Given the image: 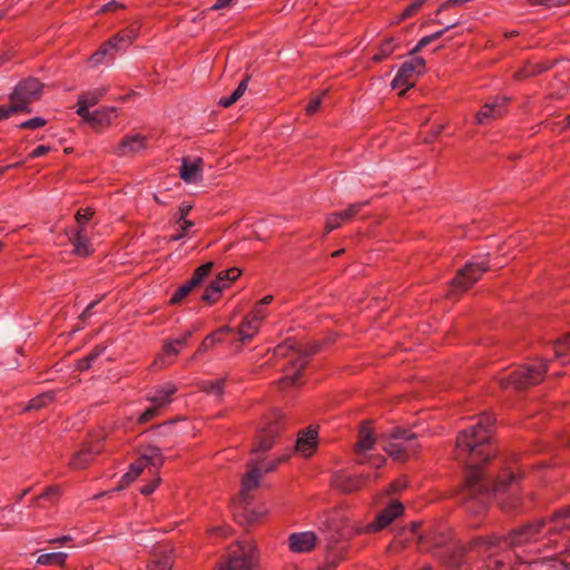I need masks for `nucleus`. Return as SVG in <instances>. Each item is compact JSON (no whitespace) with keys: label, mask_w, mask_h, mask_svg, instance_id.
<instances>
[{"label":"nucleus","mask_w":570,"mask_h":570,"mask_svg":"<svg viewBox=\"0 0 570 570\" xmlns=\"http://www.w3.org/2000/svg\"><path fill=\"white\" fill-rule=\"evenodd\" d=\"M495 419L490 413H482L470 428L456 438V459L466 462L464 505L471 513L483 511L492 498L508 494L509 501H501L503 508H514L518 502L519 474L504 472L493 484L485 479L480 463L488 462L495 449L491 443V431Z\"/></svg>","instance_id":"f257e3e1"},{"label":"nucleus","mask_w":570,"mask_h":570,"mask_svg":"<svg viewBox=\"0 0 570 570\" xmlns=\"http://www.w3.org/2000/svg\"><path fill=\"white\" fill-rule=\"evenodd\" d=\"M283 428V414L279 411H274L258 430L256 442L252 450L255 458H253L249 463L252 465H258L262 474L274 471L278 464L285 462L289 458V453H285L273 460H267L266 458L259 459L258 456V453L266 452L274 445L275 440Z\"/></svg>","instance_id":"f03ea898"},{"label":"nucleus","mask_w":570,"mask_h":570,"mask_svg":"<svg viewBox=\"0 0 570 570\" xmlns=\"http://www.w3.org/2000/svg\"><path fill=\"white\" fill-rule=\"evenodd\" d=\"M317 347H312L308 352L302 350L297 346V344L291 340L285 341L283 344H279L275 351L274 355L276 357H286L288 358L287 364L288 367L286 370V374L282 379V384L284 386L296 385L298 382V376L303 368L306 366L308 362V356L316 353Z\"/></svg>","instance_id":"7ed1b4c3"},{"label":"nucleus","mask_w":570,"mask_h":570,"mask_svg":"<svg viewBox=\"0 0 570 570\" xmlns=\"http://www.w3.org/2000/svg\"><path fill=\"white\" fill-rule=\"evenodd\" d=\"M248 471L242 480L239 497L236 502L237 513H242L248 522H256L267 514L265 507L253 508L250 502V492L259 485L262 478L261 468L258 465L248 464Z\"/></svg>","instance_id":"20e7f679"},{"label":"nucleus","mask_w":570,"mask_h":570,"mask_svg":"<svg viewBox=\"0 0 570 570\" xmlns=\"http://www.w3.org/2000/svg\"><path fill=\"white\" fill-rule=\"evenodd\" d=\"M383 450L394 460L404 461L414 454L417 448L416 435L411 431L394 429L381 439Z\"/></svg>","instance_id":"39448f33"},{"label":"nucleus","mask_w":570,"mask_h":570,"mask_svg":"<svg viewBox=\"0 0 570 570\" xmlns=\"http://www.w3.org/2000/svg\"><path fill=\"white\" fill-rule=\"evenodd\" d=\"M547 371L548 368L546 362L539 361L532 365L514 368L505 376L500 377L499 383L503 389L512 387L515 390H521L540 383Z\"/></svg>","instance_id":"423d86ee"},{"label":"nucleus","mask_w":570,"mask_h":570,"mask_svg":"<svg viewBox=\"0 0 570 570\" xmlns=\"http://www.w3.org/2000/svg\"><path fill=\"white\" fill-rule=\"evenodd\" d=\"M217 570H257V553L249 540L235 542L228 550V557Z\"/></svg>","instance_id":"0eeeda50"},{"label":"nucleus","mask_w":570,"mask_h":570,"mask_svg":"<svg viewBox=\"0 0 570 570\" xmlns=\"http://www.w3.org/2000/svg\"><path fill=\"white\" fill-rule=\"evenodd\" d=\"M164 463V456L158 446L147 445L139 450L138 459L132 462L121 478V485L117 490L122 489L134 482L145 469L158 470Z\"/></svg>","instance_id":"6e6552de"},{"label":"nucleus","mask_w":570,"mask_h":570,"mask_svg":"<svg viewBox=\"0 0 570 570\" xmlns=\"http://www.w3.org/2000/svg\"><path fill=\"white\" fill-rule=\"evenodd\" d=\"M177 392V386L173 382H166L154 387L146 396L151 403L138 417L139 423H146L156 417L160 410L173 401V395Z\"/></svg>","instance_id":"1a4fd4ad"},{"label":"nucleus","mask_w":570,"mask_h":570,"mask_svg":"<svg viewBox=\"0 0 570 570\" xmlns=\"http://www.w3.org/2000/svg\"><path fill=\"white\" fill-rule=\"evenodd\" d=\"M424 71L425 60L422 57H413L401 65L392 81V87L394 89H402L401 94H404L414 86L415 79L423 75Z\"/></svg>","instance_id":"9d476101"},{"label":"nucleus","mask_w":570,"mask_h":570,"mask_svg":"<svg viewBox=\"0 0 570 570\" xmlns=\"http://www.w3.org/2000/svg\"><path fill=\"white\" fill-rule=\"evenodd\" d=\"M488 268L489 262L487 257H474L473 261L468 262L465 266L458 272L456 277L452 281L453 289L459 292L466 291L485 271H488Z\"/></svg>","instance_id":"9b49d317"},{"label":"nucleus","mask_w":570,"mask_h":570,"mask_svg":"<svg viewBox=\"0 0 570 570\" xmlns=\"http://www.w3.org/2000/svg\"><path fill=\"white\" fill-rule=\"evenodd\" d=\"M42 85L38 79L29 78L20 81L10 95V101L21 105L20 112H30L29 104L37 100L41 95Z\"/></svg>","instance_id":"f8f14e48"},{"label":"nucleus","mask_w":570,"mask_h":570,"mask_svg":"<svg viewBox=\"0 0 570 570\" xmlns=\"http://www.w3.org/2000/svg\"><path fill=\"white\" fill-rule=\"evenodd\" d=\"M240 271L238 268H229L220 272L217 277L206 287L202 301L207 304H214L218 301L224 288L230 285L233 281L238 278Z\"/></svg>","instance_id":"ddd939ff"},{"label":"nucleus","mask_w":570,"mask_h":570,"mask_svg":"<svg viewBox=\"0 0 570 570\" xmlns=\"http://www.w3.org/2000/svg\"><path fill=\"white\" fill-rule=\"evenodd\" d=\"M69 242L72 244V253L79 257H87L94 252L89 238L88 226L71 227L66 230Z\"/></svg>","instance_id":"4468645a"},{"label":"nucleus","mask_w":570,"mask_h":570,"mask_svg":"<svg viewBox=\"0 0 570 570\" xmlns=\"http://www.w3.org/2000/svg\"><path fill=\"white\" fill-rule=\"evenodd\" d=\"M403 511L404 507L400 501H391L385 509H383L376 514L374 521L366 525V531L374 532L386 528L397 517H400L403 513Z\"/></svg>","instance_id":"2eb2a0df"},{"label":"nucleus","mask_w":570,"mask_h":570,"mask_svg":"<svg viewBox=\"0 0 570 570\" xmlns=\"http://www.w3.org/2000/svg\"><path fill=\"white\" fill-rule=\"evenodd\" d=\"M146 147L147 140L141 134L126 135L114 148V153L119 157H128L140 153Z\"/></svg>","instance_id":"dca6fc26"},{"label":"nucleus","mask_w":570,"mask_h":570,"mask_svg":"<svg viewBox=\"0 0 570 570\" xmlns=\"http://www.w3.org/2000/svg\"><path fill=\"white\" fill-rule=\"evenodd\" d=\"M317 541L318 538L313 531L294 532L287 539L288 549L293 553H307L315 548Z\"/></svg>","instance_id":"f3484780"},{"label":"nucleus","mask_w":570,"mask_h":570,"mask_svg":"<svg viewBox=\"0 0 570 570\" xmlns=\"http://www.w3.org/2000/svg\"><path fill=\"white\" fill-rule=\"evenodd\" d=\"M508 104L505 97H495L484 104L482 109L475 116V122L479 125H485L493 119L499 118L503 112Z\"/></svg>","instance_id":"a211bd4d"},{"label":"nucleus","mask_w":570,"mask_h":570,"mask_svg":"<svg viewBox=\"0 0 570 570\" xmlns=\"http://www.w3.org/2000/svg\"><path fill=\"white\" fill-rule=\"evenodd\" d=\"M546 525V522L539 521L533 524H528L518 530H513L507 538L505 541L510 546H521L530 541H535L541 529Z\"/></svg>","instance_id":"6ab92c4d"},{"label":"nucleus","mask_w":570,"mask_h":570,"mask_svg":"<svg viewBox=\"0 0 570 570\" xmlns=\"http://www.w3.org/2000/svg\"><path fill=\"white\" fill-rule=\"evenodd\" d=\"M204 161L202 158H183L179 168L180 178L186 184H197L203 179Z\"/></svg>","instance_id":"aec40b11"},{"label":"nucleus","mask_w":570,"mask_h":570,"mask_svg":"<svg viewBox=\"0 0 570 570\" xmlns=\"http://www.w3.org/2000/svg\"><path fill=\"white\" fill-rule=\"evenodd\" d=\"M124 51V46L119 45L112 38L104 42L98 50L89 57L91 67H98L105 62L111 61L115 55Z\"/></svg>","instance_id":"412c9836"},{"label":"nucleus","mask_w":570,"mask_h":570,"mask_svg":"<svg viewBox=\"0 0 570 570\" xmlns=\"http://www.w3.org/2000/svg\"><path fill=\"white\" fill-rule=\"evenodd\" d=\"M108 87L101 86L83 92L79 96L77 115L81 118L89 117V108L98 104V101L107 94Z\"/></svg>","instance_id":"4be33fe9"},{"label":"nucleus","mask_w":570,"mask_h":570,"mask_svg":"<svg viewBox=\"0 0 570 570\" xmlns=\"http://www.w3.org/2000/svg\"><path fill=\"white\" fill-rule=\"evenodd\" d=\"M364 483V475H354L347 472H337L333 476V484L344 492H353L360 489Z\"/></svg>","instance_id":"5701e85b"},{"label":"nucleus","mask_w":570,"mask_h":570,"mask_svg":"<svg viewBox=\"0 0 570 570\" xmlns=\"http://www.w3.org/2000/svg\"><path fill=\"white\" fill-rule=\"evenodd\" d=\"M377 441L374 435V431L368 422H365L361 425L357 436V442L355 444V452L358 458L365 455L367 451H370L375 442Z\"/></svg>","instance_id":"b1692460"},{"label":"nucleus","mask_w":570,"mask_h":570,"mask_svg":"<svg viewBox=\"0 0 570 570\" xmlns=\"http://www.w3.org/2000/svg\"><path fill=\"white\" fill-rule=\"evenodd\" d=\"M317 444V432L308 429L298 434L296 440V451L304 456H309L314 452Z\"/></svg>","instance_id":"393cba45"},{"label":"nucleus","mask_w":570,"mask_h":570,"mask_svg":"<svg viewBox=\"0 0 570 570\" xmlns=\"http://www.w3.org/2000/svg\"><path fill=\"white\" fill-rule=\"evenodd\" d=\"M118 112L115 107H104L101 109L95 110L94 112H89L88 118H83L87 122L94 126H108L111 121L117 118Z\"/></svg>","instance_id":"a878e982"},{"label":"nucleus","mask_w":570,"mask_h":570,"mask_svg":"<svg viewBox=\"0 0 570 570\" xmlns=\"http://www.w3.org/2000/svg\"><path fill=\"white\" fill-rule=\"evenodd\" d=\"M261 325L259 322L247 315L237 331L238 341L242 344L249 342L258 333Z\"/></svg>","instance_id":"bb28decb"},{"label":"nucleus","mask_w":570,"mask_h":570,"mask_svg":"<svg viewBox=\"0 0 570 570\" xmlns=\"http://www.w3.org/2000/svg\"><path fill=\"white\" fill-rule=\"evenodd\" d=\"M99 452H100L99 445H95L90 449H83V450L77 452L72 456V459L70 461V465L73 469H82L90 462V460L94 458V455Z\"/></svg>","instance_id":"cd10ccee"},{"label":"nucleus","mask_w":570,"mask_h":570,"mask_svg":"<svg viewBox=\"0 0 570 570\" xmlns=\"http://www.w3.org/2000/svg\"><path fill=\"white\" fill-rule=\"evenodd\" d=\"M138 24H131L112 37L117 43L124 46V51L134 42L138 36Z\"/></svg>","instance_id":"c85d7f7f"},{"label":"nucleus","mask_w":570,"mask_h":570,"mask_svg":"<svg viewBox=\"0 0 570 570\" xmlns=\"http://www.w3.org/2000/svg\"><path fill=\"white\" fill-rule=\"evenodd\" d=\"M460 22L459 21H454L448 26H445L443 29L439 30V31H435L434 33L432 35H429V36H424L422 37L419 42L415 45V47L411 50V53H414V52H417L419 50H421L422 48L426 47L428 45H430L431 42L438 40L439 38H441L449 29L458 26Z\"/></svg>","instance_id":"c756f323"},{"label":"nucleus","mask_w":570,"mask_h":570,"mask_svg":"<svg viewBox=\"0 0 570 570\" xmlns=\"http://www.w3.org/2000/svg\"><path fill=\"white\" fill-rule=\"evenodd\" d=\"M67 559L66 552H48L37 558V564L40 566H62Z\"/></svg>","instance_id":"7c9ffc66"},{"label":"nucleus","mask_w":570,"mask_h":570,"mask_svg":"<svg viewBox=\"0 0 570 570\" xmlns=\"http://www.w3.org/2000/svg\"><path fill=\"white\" fill-rule=\"evenodd\" d=\"M191 210V205L188 203H183L177 213L176 218V228L177 229H191L194 227V222L187 219L189 212Z\"/></svg>","instance_id":"2f4dec72"},{"label":"nucleus","mask_w":570,"mask_h":570,"mask_svg":"<svg viewBox=\"0 0 570 570\" xmlns=\"http://www.w3.org/2000/svg\"><path fill=\"white\" fill-rule=\"evenodd\" d=\"M570 527V510L559 511L550 521L549 531H561Z\"/></svg>","instance_id":"473e14b6"},{"label":"nucleus","mask_w":570,"mask_h":570,"mask_svg":"<svg viewBox=\"0 0 570 570\" xmlns=\"http://www.w3.org/2000/svg\"><path fill=\"white\" fill-rule=\"evenodd\" d=\"M248 86V79L242 80L237 88L232 92L228 97H222L219 99V105L223 107H230L233 104H235L246 91Z\"/></svg>","instance_id":"72a5a7b5"},{"label":"nucleus","mask_w":570,"mask_h":570,"mask_svg":"<svg viewBox=\"0 0 570 570\" xmlns=\"http://www.w3.org/2000/svg\"><path fill=\"white\" fill-rule=\"evenodd\" d=\"M550 67L548 65L542 63H529L524 66L522 69L515 72L517 79H523L531 76H535L538 73H541L542 71L549 69Z\"/></svg>","instance_id":"f704fd0d"},{"label":"nucleus","mask_w":570,"mask_h":570,"mask_svg":"<svg viewBox=\"0 0 570 570\" xmlns=\"http://www.w3.org/2000/svg\"><path fill=\"white\" fill-rule=\"evenodd\" d=\"M213 268V263L208 262L206 264L200 265L197 267L189 279L191 284H194L195 287L200 285L204 279L209 275L210 271Z\"/></svg>","instance_id":"c9c22d12"},{"label":"nucleus","mask_w":570,"mask_h":570,"mask_svg":"<svg viewBox=\"0 0 570 570\" xmlns=\"http://www.w3.org/2000/svg\"><path fill=\"white\" fill-rule=\"evenodd\" d=\"M396 48V43L393 38L386 39L379 48V51L373 56L374 61H381L389 57Z\"/></svg>","instance_id":"e433bc0d"},{"label":"nucleus","mask_w":570,"mask_h":570,"mask_svg":"<svg viewBox=\"0 0 570 570\" xmlns=\"http://www.w3.org/2000/svg\"><path fill=\"white\" fill-rule=\"evenodd\" d=\"M224 380L206 381L202 385V390L207 394L220 397L224 391Z\"/></svg>","instance_id":"4c0bfd02"},{"label":"nucleus","mask_w":570,"mask_h":570,"mask_svg":"<svg viewBox=\"0 0 570 570\" xmlns=\"http://www.w3.org/2000/svg\"><path fill=\"white\" fill-rule=\"evenodd\" d=\"M53 400V393L52 392H46L42 393L35 399L30 400L28 406L26 410H38L43 407L45 405L49 404Z\"/></svg>","instance_id":"58836bf2"},{"label":"nucleus","mask_w":570,"mask_h":570,"mask_svg":"<svg viewBox=\"0 0 570 570\" xmlns=\"http://www.w3.org/2000/svg\"><path fill=\"white\" fill-rule=\"evenodd\" d=\"M195 288L194 284L188 279L181 286H179L170 298V303L177 304L181 302L193 289Z\"/></svg>","instance_id":"ea45409f"},{"label":"nucleus","mask_w":570,"mask_h":570,"mask_svg":"<svg viewBox=\"0 0 570 570\" xmlns=\"http://www.w3.org/2000/svg\"><path fill=\"white\" fill-rule=\"evenodd\" d=\"M344 222L346 220L343 218L341 212L328 215L325 220L326 234L340 227Z\"/></svg>","instance_id":"a19ab883"},{"label":"nucleus","mask_w":570,"mask_h":570,"mask_svg":"<svg viewBox=\"0 0 570 570\" xmlns=\"http://www.w3.org/2000/svg\"><path fill=\"white\" fill-rule=\"evenodd\" d=\"M553 350H554L556 357L560 358L561 362L564 363L566 361L562 360V357L564 355V351L570 352V335H568L567 337H564L562 340H558L553 346Z\"/></svg>","instance_id":"79ce46f5"},{"label":"nucleus","mask_w":570,"mask_h":570,"mask_svg":"<svg viewBox=\"0 0 570 570\" xmlns=\"http://www.w3.org/2000/svg\"><path fill=\"white\" fill-rule=\"evenodd\" d=\"M171 560L169 556H163L159 559L153 560L148 564V570H170Z\"/></svg>","instance_id":"37998d69"},{"label":"nucleus","mask_w":570,"mask_h":570,"mask_svg":"<svg viewBox=\"0 0 570 570\" xmlns=\"http://www.w3.org/2000/svg\"><path fill=\"white\" fill-rule=\"evenodd\" d=\"M183 348L175 340L166 343L163 350L161 362L165 363L166 357H173L177 355Z\"/></svg>","instance_id":"c03bdc74"},{"label":"nucleus","mask_w":570,"mask_h":570,"mask_svg":"<svg viewBox=\"0 0 570 570\" xmlns=\"http://www.w3.org/2000/svg\"><path fill=\"white\" fill-rule=\"evenodd\" d=\"M410 1L411 2L409 3V6L401 13V18H400L401 20H404V19L410 18L413 14H415L426 0H410Z\"/></svg>","instance_id":"a18cd8bd"},{"label":"nucleus","mask_w":570,"mask_h":570,"mask_svg":"<svg viewBox=\"0 0 570 570\" xmlns=\"http://www.w3.org/2000/svg\"><path fill=\"white\" fill-rule=\"evenodd\" d=\"M358 462L361 464H368L370 466L379 469L385 463V458L381 455L373 458L365 453V455L358 458Z\"/></svg>","instance_id":"49530a36"},{"label":"nucleus","mask_w":570,"mask_h":570,"mask_svg":"<svg viewBox=\"0 0 570 570\" xmlns=\"http://www.w3.org/2000/svg\"><path fill=\"white\" fill-rule=\"evenodd\" d=\"M47 121L41 117H35L29 120L22 121L18 125L21 129H38L43 127Z\"/></svg>","instance_id":"de8ad7c7"},{"label":"nucleus","mask_w":570,"mask_h":570,"mask_svg":"<svg viewBox=\"0 0 570 570\" xmlns=\"http://www.w3.org/2000/svg\"><path fill=\"white\" fill-rule=\"evenodd\" d=\"M94 212L91 208L80 209L76 214L77 227L87 226V223L92 217Z\"/></svg>","instance_id":"09e8293b"},{"label":"nucleus","mask_w":570,"mask_h":570,"mask_svg":"<svg viewBox=\"0 0 570 570\" xmlns=\"http://www.w3.org/2000/svg\"><path fill=\"white\" fill-rule=\"evenodd\" d=\"M365 205H366L365 202L352 204L348 206V208L341 212V214L345 220H348V219L353 218L357 213H360L361 209L363 208V206H365Z\"/></svg>","instance_id":"8fccbe9b"},{"label":"nucleus","mask_w":570,"mask_h":570,"mask_svg":"<svg viewBox=\"0 0 570 570\" xmlns=\"http://www.w3.org/2000/svg\"><path fill=\"white\" fill-rule=\"evenodd\" d=\"M21 105H14L11 102L9 106H0V121L9 118L16 112H20Z\"/></svg>","instance_id":"3c124183"},{"label":"nucleus","mask_w":570,"mask_h":570,"mask_svg":"<svg viewBox=\"0 0 570 570\" xmlns=\"http://www.w3.org/2000/svg\"><path fill=\"white\" fill-rule=\"evenodd\" d=\"M266 315L265 307L257 303L248 316L262 324Z\"/></svg>","instance_id":"603ef678"},{"label":"nucleus","mask_w":570,"mask_h":570,"mask_svg":"<svg viewBox=\"0 0 570 570\" xmlns=\"http://www.w3.org/2000/svg\"><path fill=\"white\" fill-rule=\"evenodd\" d=\"M159 483H160V478L157 476L153 481H150L148 484H145L144 487H141L140 493L144 495L151 494L156 490V488L159 485Z\"/></svg>","instance_id":"864d4df0"},{"label":"nucleus","mask_w":570,"mask_h":570,"mask_svg":"<svg viewBox=\"0 0 570 570\" xmlns=\"http://www.w3.org/2000/svg\"><path fill=\"white\" fill-rule=\"evenodd\" d=\"M222 338H217V333H212L206 336L199 346V351H207L214 343L220 342Z\"/></svg>","instance_id":"5fc2aeb1"},{"label":"nucleus","mask_w":570,"mask_h":570,"mask_svg":"<svg viewBox=\"0 0 570 570\" xmlns=\"http://www.w3.org/2000/svg\"><path fill=\"white\" fill-rule=\"evenodd\" d=\"M171 423L173 422H167V423L159 424V425L155 426L151 430L153 434H155V435H167V434H169L171 432V430H173Z\"/></svg>","instance_id":"6e6d98bb"},{"label":"nucleus","mask_w":570,"mask_h":570,"mask_svg":"<svg viewBox=\"0 0 570 570\" xmlns=\"http://www.w3.org/2000/svg\"><path fill=\"white\" fill-rule=\"evenodd\" d=\"M570 0H535L534 3L542 4L544 7L551 8V7H561L569 2Z\"/></svg>","instance_id":"4d7b16f0"},{"label":"nucleus","mask_w":570,"mask_h":570,"mask_svg":"<svg viewBox=\"0 0 570 570\" xmlns=\"http://www.w3.org/2000/svg\"><path fill=\"white\" fill-rule=\"evenodd\" d=\"M321 104H322L321 97H315V98L311 99V101L306 106V112L309 115L316 112L318 110Z\"/></svg>","instance_id":"13d9d810"},{"label":"nucleus","mask_w":570,"mask_h":570,"mask_svg":"<svg viewBox=\"0 0 570 570\" xmlns=\"http://www.w3.org/2000/svg\"><path fill=\"white\" fill-rule=\"evenodd\" d=\"M120 8H124V4L118 2L117 0H111L107 3H105L100 9H99V12H108V11H114V10H117V9H120Z\"/></svg>","instance_id":"bf43d9fd"},{"label":"nucleus","mask_w":570,"mask_h":570,"mask_svg":"<svg viewBox=\"0 0 570 570\" xmlns=\"http://www.w3.org/2000/svg\"><path fill=\"white\" fill-rule=\"evenodd\" d=\"M322 524L330 531H333L335 533H338L341 530V523L336 521V519L332 518L326 520L325 522H322Z\"/></svg>","instance_id":"052dcab7"},{"label":"nucleus","mask_w":570,"mask_h":570,"mask_svg":"<svg viewBox=\"0 0 570 570\" xmlns=\"http://www.w3.org/2000/svg\"><path fill=\"white\" fill-rule=\"evenodd\" d=\"M49 147L48 146H38L36 149L32 150V153L30 154V158H38V157H41L43 155H46L48 151H49Z\"/></svg>","instance_id":"680f3d73"},{"label":"nucleus","mask_w":570,"mask_h":570,"mask_svg":"<svg viewBox=\"0 0 570 570\" xmlns=\"http://www.w3.org/2000/svg\"><path fill=\"white\" fill-rule=\"evenodd\" d=\"M194 331L189 330L186 331L180 337L176 338L175 341L184 347L187 344V341L191 337Z\"/></svg>","instance_id":"e2e57ef3"},{"label":"nucleus","mask_w":570,"mask_h":570,"mask_svg":"<svg viewBox=\"0 0 570 570\" xmlns=\"http://www.w3.org/2000/svg\"><path fill=\"white\" fill-rule=\"evenodd\" d=\"M194 331L189 330L186 331L180 337L176 338L175 341L184 347L187 344V341L191 337Z\"/></svg>","instance_id":"0e129e2a"},{"label":"nucleus","mask_w":570,"mask_h":570,"mask_svg":"<svg viewBox=\"0 0 570 570\" xmlns=\"http://www.w3.org/2000/svg\"><path fill=\"white\" fill-rule=\"evenodd\" d=\"M91 363H92V362L90 361V358H88V357L86 356V357H83V358H81V360H79V361H78V363H77V367H78V370H80V371H86V370H88V368L91 366Z\"/></svg>","instance_id":"69168bd1"},{"label":"nucleus","mask_w":570,"mask_h":570,"mask_svg":"<svg viewBox=\"0 0 570 570\" xmlns=\"http://www.w3.org/2000/svg\"><path fill=\"white\" fill-rule=\"evenodd\" d=\"M233 0H216V2L212 6V10H220L228 7Z\"/></svg>","instance_id":"338daca9"},{"label":"nucleus","mask_w":570,"mask_h":570,"mask_svg":"<svg viewBox=\"0 0 570 570\" xmlns=\"http://www.w3.org/2000/svg\"><path fill=\"white\" fill-rule=\"evenodd\" d=\"M405 487H406V483L404 481H394L390 484L389 493L397 492Z\"/></svg>","instance_id":"774afa93"}]
</instances>
